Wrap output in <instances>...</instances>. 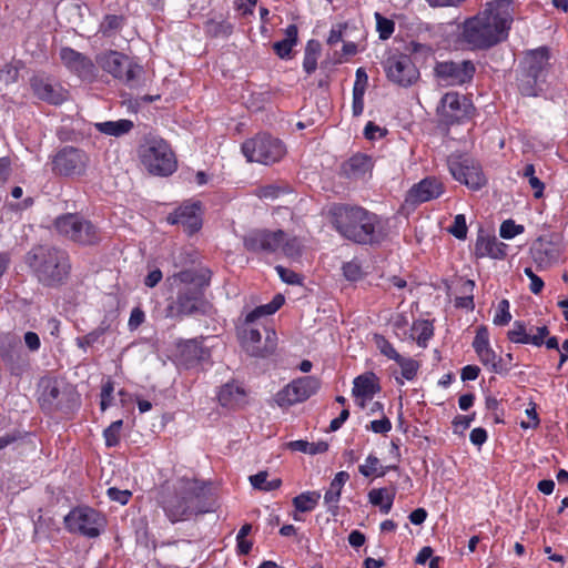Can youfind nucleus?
I'll return each mask as SVG.
<instances>
[{
    "mask_svg": "<svg viewBox=\"0 0 568 568\" xmlns=\"http://www.w3.org/2000/svg\"><path fill=\"white\" fill-rule=\"evenodd\" d=\"M54 227L60 235L81 245H93L101 239L98 229L77 214L69 213L57 217Z\"/></svg>",
    "mask_w": 568,
    "mask_h": 568,
    "instance_id": "nucleus-8",
    "label": "nucleus"
},
{
    "mask_svg": "<svg viewBox=\"0 0 568 568\" xmlns=\"http://www.w3.org/2000/svg\"><path fill=\"white\" fill-rule=\"evenodd\" d=\"M506 251L507 245L495 236H479L475 245L477 257L504 258Z\"/></svg>",
    "mask_w": 568,
    "mask_h": 568,
    "instance_id": "nucleus-28",
    "label": "nucleus"
},
{
    "mask_svg": "<svg viewBox=\"0 0 568 568\" xmlns=\"http://www.w3.org/2000/svg\"><path fill=\"white\" fill-rule=\"evenodd\" d=\"M448 166L455 180L474 191L481 189L487 182L481 168L473 159L452 155L448 159Z\"/></svg>",
    "mask_w": 568,
    "mask_h": 568,
    "instance_id": "nucleus-12",
    "label": "nucleus"
},
{
    "mask_svg": "<svg viewBox=\"0 0 568 568\" xmlns=\"http://www.w3.org/2000/svg\"><path fill=\"white\" fill-rule=\"evenodd\" d=\"M523 73L518 88L521 94L535 97L538 94V85L545 80L549 65V53L546 48H539L528 52L523 62Z\"/></svg>",
    "mask_w": 568,
    "mask_h": 568,
    "instance_id": "nucleus-6",
    "label": "nucleus"
},
{
    "mask_svg": "<svg viewBox=\"0 0 568 568\" xmlns=\"http://www.w3.org/2000/svg\"><path fill=\"white\" fill-rule=\"evenodd\" d=\"M200 202L184 203L171 213L166 220L170 224H180L189 234L197 232L202 226Z\"/></svg>",
    "mask_w": 568,
    "mask_h": 568,
    "instance_id": "nucleus-22",
    "label": "nucleus"
},
{
    "mask_svg": "<svg viewBox=\"0 0 568 568\" xmlns=\"http://www.w3.org/2000/svg\"><path fill=\"white\" fill-rule=\"evenodd\" d=\"M64 523L69 531L90 538L98 537L104 526L103 517L89 507L74 508L64 517Z\"/></svg>",
    "mask_w": 568,
    "mask_h": 568,
    "instance_id": "nucleus-11",
    "label": "nucleus"
},
{
    "mask_svg": "<svg viewBox=\"0 0 568 568\" xmlns=\"http://www.w3.org/2000/svg\"><path fill=\"white\" fill-rule=\"evenodd\" d=\"M285 240V233L281 230H254L244 237V246L251 252L274 253L280 250Z\"/></svg>",
    "mask_w": 568,
    "mask_h": 568,
    "instance_id": "nucleus-19",
    "label": "nucleus"
},
{
    "mask_svg": "<svg viewBox=\"0 0 568 568\" xmlns=\"http://www.w3.org/2000/svg\"><path fill=\"white\" fill-rule=\"evenodd\" d=\"M293 450L302 452L310 455L323 454L328 449L326 442L310 443L306 440H294L288 444Z\"/></svg>",
    "mask_w": 568,
    "mask_h": 568,
    "instance_id": "nucleus-38",
    "label": "nucleus"
},
{
    "mask_svg": "<svg viewBox=\"0 0 568 568\" xmlns=\"http://www.w3.org/2000/svg\"><path fill=\"white\" fill-rule=\"evenodd\" d=\"M387 468H383L379 464V459L376 456L369 455L365 464L361 465L358 470L365 477L377 476L382 477L386 474Z\"/></svg>",
    "mask_w": 568,
    "mask_h": 568,
    "instance_id": "nucleus-40",
    "label": "nucleus"
},
{
    "mask_svg": "<svg viewBox=\"0 0 568 568\" xmlns=\"http://www.w3.org/2000/svg\"><path fill=\"white\" fill-rule=\"evenodd\" d=\"M385 71L388 80L400 87L413 84L419 75L412 59L405 54L388 58Z\"/></svg>",
    "mask_w": 568,
    "mask_h": 568,
    "instance_id": "nucleus-17",
    "label": "nucleus"
},
{
    "mask_svg": "<svg viewBox=\"0 0 568 568\" xmlns=\"http://www.w3.org/2000/svg\"><path fill=\"white\" fill-rule=\"evenodd\" d=\"M60 58L62 63L80 78L93 75L94 65L92 61L82 53L65 47L60 50Z\"/></svg>",
    "mask_w": 568,
    "mask_h": 568,
    "instance_id": "nucleus-25",
    "label": "nucleus"
},
{
    "mask_svg": "<svg viewBox=\"0 0 568 568\" xmlns=\"http://www.w3.org/2000/svg\"><path fill=\"white\" fill-rule=\"evenodd\" d=\"M242 152L248 162L272 164L286 153L284 144L268 134H257L242 144Z\"/></svg>",
    "mask_w": 568,
    "mask_h": 568,
    "instance_id": "nucleus-7",
    "label": "nucleus"
},
{
    "mask_svg": "<svg viewBox=\"0 0 568 568\" xmlns=\"http://www.w3.org/2000/svg\"><path fill=\"white\" fill-rule=\"evenodd\" d=\"M219 402L224 407H241L246 403V393L241 386L227 383L219 392Z\"/></svg>",
    "mask_w": 568,
    "mask_h": 568,
    "instance_id": "nucleus-29",
    "label": "nucleus"
},
{
    "mask_svg": "<svg viewBox=\"0 0 568 568\" xmlns=\"http://www.w3.org/2000/svg\"><path fill=\"white\" fill-rule=\"evenodd\" d=\"M297 41V28L294 24H290L285 29V39L277 41L273 44V49L276 54L284 59L287 58L292 51V48Z\"/></svg>",
    "mask_w": 568,
    "mask_h": 568,
    "instance_id": "nucleus-35",
    "label": "nucleus"
},
{
    "mask_svg": "<svg viewBox=\"0 0 568 568\" xmlns=\"http://www.w3.org/2000/svg\"><path fill=\"white\" fill-rule=\"evenodd\" d=\"M284 296L282 294H276L273 300L264 305L257 306L252 312L246 315V323H253L255 320L274 314L281 306L284 304Z\"/></svg>",
    "mask_w": 568,
    "mask_h": 568,
    "instance_id": "nucleus-34",
    "label": "nucleus"
},
{
    "mask_svg": "<svg viewBox=\"0 0 568 568\" xmlns=\"http://www.w3.org/2000/svg\"><path fill=\"white\" fill-rule=\"evenodd\" d=\"M331 216L334 227L345 239L361 244L373 241L378 223L375 214L359 206L335 205Z\"/></svg>",
    "mask_w": 568,
    "mask_h": 568,
    "instance_id": "nucleus-3",
    "label": "nucleus"
},
{
    "mask_svg": "<svg viewBox=\"0 0 568 568\" xmlns=\"http://www.w3.org/2000/svg\"><path fill=\"white\" fill-rule=\"evenodd\" d=\"M145 169L155 175H169L176 169V160L169 144L158 138L148 139L139 150Z\"/></svg>",
    "mask_w": 568,
    "mask_h": 568,
    "instance_id": "nucleus-5",
    "label": "nucleus"
},
{
    "mask_svg": "<svg viewBox=\"0 0 568 568\" xmlns=\"http://www.w3.org/2000/svg\"><path fill=\"white\" fill-rule=\"evenodd\" d=\"M443 192V183L434 176H428L410 187L406 201L414 204L424 203L437 199Z\"/></svg>",
    "mask_w": 568,
    "mask_h": 568,
    "instance_id": "nucleus-24",
    "label": "nucleus"
},
{
    "mask_svg": "<svg viewBox=\"0 0 568 568\" xmlns=\"http://www.w3.org/2000/svg\"><path fill=\"white\" fill-rule=\"evenodd\" d=\"M320 499V491H305L293 498V505L296 510L301 513H307L312 511L317 506Z\"/></svg>",
    "mask_w": 568,
    "mask_h": 568,
    "instance_id": "nucleus-36",
    "label": "nucleus"
},
{
    "mask_svg": "<svg viewBox=\"0 0 568 568\" xmlns=\"http://www.w3.org/2000/svg\"><path fill=\"white\" fill-rule=\"evenodd\" d=\"M284 296L282 294H276L273 300L264 305L257 306L252 312L246 315V323H253L255 320L274 314L281 306L284 304Z\"/></svg>",
    "mask_w": 568,
    "mask_h": 568,
    "instance_id": "nucleus-33",
    "label": "nucleus"
},
{
    "mask_svg": "<svg viewBox=\"0 0 568 568\" xmlns=\"http://www.w3.org/2000/svg\"><path fill=\"white\" fill-rule=\"evenodd\" d=\"M392 428L390 420L383 416L381 419L371 422L369 426H367V429H371L372 432L376 434H385L388 433Z\"/></svg>",
    "mask_w": 568,
    "mask_h": 568,
    "instance_id": "nucleus-61",
    "label": "nucleus"
},
{
    "mask_svg": "<svg viewBox=\"0 0 568 568\" xmlns=\"http://www.w3.org/2000/svg\"><path fill=\"white\" fill-rule=\"evenodd\" d=\"M395 498V490L387 488L372 489L368 493V500L372 505L379 507L383 514H388Z\"/></svg>",
    "mask_w": 568,
    "mask_h": 568,
    "instance_id": "nucleus-32",
    "label": "nucleus"
},
{
    "mask_svg": "<svg viewBox=\"0 0 568 568\" xmlns=\"http://www.w3.org/2000/svg\"><path fill=\"white\" fill-rule=\"evenodd\" d=\"M242 344L245 351L256 357H264L272 354L276 347L275 332L266 329L265 341L256 328H246L242 334Z\"/></svg>",
    "mask_w": 568,
    "mask_h": 568,
    "instance_id": "nucleus-20",
    "label": "nucleus"
},
{
    "mask_svg": "<svg viewBox=\"0 0 568 568\" xmlns=\"http://www.w3.org/2000/svg\"><path fill=\"white\" fill-rule=\"evenodd\" d=\"M145 321V313L140 307L131 311L128 326L130 331H135Z\"/></svg>",
    "mask_w": 568,
    "mask_h": 568,
    "instance_id": "nucleus-60",
    "label": "nucleus"
},
{
    "mask_svg": "<svg viewBox=\"0 0 568 568\" xmlns=\"http://www.w3.org/2000/svg\"><path fill=\"white\" fill-rule=\"evenodd\" d=\"M28 264L38 280L48 286L61 283L70 272L68 254L57 247L38 246L28 254Z\"/></svg>",
    "mask_w": 568,
    "mask_h": 568,
    "instance_id": "nucleus-4",
    "label": "nucleus"
},
{
    "mask_svg": "<svg viewBox=\"0 0 568 568\" xmlns=\"http://www.w3.org/2000/svg\"><path fill=\"white\" fill-rule=\"evenodd\" d=\"M347 30H348L347 23H339V24L333 27L329 31V36L327 39L328 44L335 45L339 41H345V39L348 38Z\"/></svg>",
    "mask_w": 568,
    "mask_h": 568,
    "instance_id": "nucleus-52",
    "label": "nucleus"
},
{
    "mask_svg": "<svg viewBox=\"0 0 568 568\" xmlns=\"http://www.w3.org/2000/svg\"><path fill=\"white\" fill-rule=\"evenodd\" d=\"M511 321V314L509 312V302L501 300L498 303L496 314L494 315L493 323L498 326L507 325Z\"/></svg>",
    "mask_w": 568,
    "mask_h": 568,
    "instance_id": "nucleus-47",
    "label": "nucleus"
},
{
    "mask_svg": "<svg viewBox=\"0 0 568 568\" xmlns=\"http://www.w3.org/2000/svg\"><path fill=\"white\" fill-rule=\"evenodd\" d=\"M169 281L171 282L172 285L175 284L176 282H180L181 284H184L185 287H206L209 285L210 276L209 272L199 273L195 271L186 270L169 277Z\"/></svg>",
    "mask_w": 568,
    "mask_h": 568,
    "instance_id": "nucleus-30",
    "label": "nucleus"
},
{
    "mask_svg": "<svg viewBox=\"0 0 568 568\" xmlns=\"http://www.w3.org/2000/svg\"><path fill=\"white\" fill-rule=\"evenodd\" d=\"M342 489L335 487L329 484V488L326 490L324 495V504L327 508V511L333 516H336L338 513V503L341 499Z\"/></svg>",
    "mask_w": 568,
    "mask_h": 568,
    "instance_id": "nucleus-43",
    "label": "nucleus"
},
{
    "mask_svg": "<svg viewBox=\"0 0 568 568\" xmlns=\"http://www.w3.org/2000/svg\"><path fill=\"white\" fill-rule=\"evenodd\" d=\"M122 23H123L122 17L115 16V14H109L102 21L101 30L103 33H109L111 31L120 29Z\"/></svg>",
    "mask_w": 568,
    "mask_h": 568,
    "instance_id": "nucleus-54",
    "label": "nucleus"
},
{
    "mask_svg": "<svg viewBox=\"0 0 568 568\" xmlns=\"http://www.w3.org/2000/svg\"><path fill=\"white\" fill-rule=\"evenodd\" d=\"M379 392L377 377L374 373H366L354 379L353 396L362 408L365 407L367 400H372L373 396Z\"/></svg>",
    "mask_w": 568,
    "mask_h": 568,
    "instance_id": "nucleus-26",
    "label": "nucleus"
},
{
    "mask_svg": "<svg viewBox=\"0 0 568 568\" xmlns=\"http://www.w3.org/2000/svg\"><path fill=\"white\" fill-rule=\"evenodd\" d=\"M320 52L321 45L317 41L311 40L307 42L303 60V68L308 74L316 70Z\"/></svg>",
    "mask_w": 568,
    "mask_h": 568,
    "instance_id": "nucleus-37",
    "label": "nucleus"
},
{
    "mask_svg": "<svg viewBox=\"0 0 568 568\" xmlns=\"http://www.w3.org/2000/svg\"><path fill=\"white\" fill-rule=\"evenodd\" d=\"M59 395H60L59 387L57 386L55 383H52V382H49L44 386L43 392H42L43 400H45L50 404L53 403L54 400H57Z\"/></svg>",
    "mask_w": 568,
    "mask_h": 568,
    "instance_id": "nucleus-64",
    "label": "nucleus"
},
{
    "mask_svg": "<svg viewBox=\"0 0 568 568\" xmlns=\"http://www.w3.org/2000/svg\"><path fill=\"white\" fill-rule=\"evenodd\" d=\"M469 110L470 104L464 95L448 92L442 98L436 112L442 123L450 125L466 119Z\"/></svg>",
    "mask_w": 568,
    "mask_h": 568,
    "instance_id": "nucleus-15",
    "label": "nucleus"
},
{
    "mask_svg": "<svg viewBox=\"0 0 568 568\" xmlns=\"http://www.w3.org/2000/svg\"><path fill=\"white\" fill-rule=\"evenodd\" d=\"M508 338L513 343L529 344L530 334L526 332V326L523 322L516 321L513 328L508 332Z\"/></svg>",
    "mask_w": 568,
    "mask_h": 568,
    "instance_id": "nucleus-44",
    "label": "nucleus"
},
{
    "mask_svg": "<svg viewBox=\"0 0 568 568\" xmlns=\"http://www.w3.org/2000/svg\"><path fill=\"white\" fill-rule=\"evenodd\" d=\"M267 471H260L255 475L250 476V483L254 488L264 491H272L280 488L282 480L280 478L267 480Z\"/></svg>",
    "mask_w": 568,
    "mask_h": 568,
    "instance_id": "nucleus-39",
    "label": "nucleus"
},
{
    "mask_svg": "<svg viewBox=\"0 0 568 568\" xmlns=\"http://www.w3.org/2000/svg\"><path fill=\"white\" fill-rule=\"evenodd\" d=\"M523 232L524 226L516 224L513 220L504 221L499 230V234L503 239H513Z\"/></svg>",
    "mask_w": 568,
    "mask_h": 568,
    "instance_id": "nucleus-49",
    "label": "nucleus"
},
{
    "mask_svg": "<svg viewBox=\"0 0 568 568\" xmlns=\"http://www.w3.org/2000/svg\"><path fill=\"white\" fill-rule=\"evenodd\" d=\"M106 494L111 500L118 501L121 505H125L132 495L130 490H120L114 487L109 488Z\"/></svg>",
    "mask_w": 568,
    "mask_h": 568,
    "instance_id": "nucleus-63",
    "label": "nucleus"
},
{
    "mask_svg": "<svg viewBox=\"0 0 568 568\" xmlns=\"http://www.w3.org/2000/svg\"><path fill=\"white\" fill-rule=\"evenodd\" d=\"M373 169L372 158L357 153L351 156L346 162L342 165V172L345 176L349 179H359L369 173Z\"/></svg>",
    "mask_w": 568,
    "mask_h": 568,
    "instance_id": "nucleus-27",
    "label": "nucleus"
},
{
    "mask_svg": "<svg viewBox=\"0 0 568 568\" xmlns=\"http://www.w3.org/2000/svg\"><path fill=\"white\" fill-rule=\"evenodd\" d=\"M377 31L379 38L383 40L388 39L394 32V22L389 19L384 18L382 14L376 13Z\"/></svg>",
    "mask_w": 568,
    "mask_h": 568,
    "instance_id": "nucleus-51",
    "label": "nucleus"
},
{
    "mask_svg": "<svg viewBox=\"0 0 568 568\" xmlns=\"http://www.w3.org/2000/svg\"><path fill=\"white\" fill-rule=\"evenodd\" d=\"M321 383L314 376H305L293 379L275 394L274 400L280 407H290L307 400L317 393Z\"/></svg>",
    "mask_w": 568,
    "mask_h": 568,
    "instance_id": "nucleus-9",
    "label": "nucleus"
},
{
    "mask_svg": "<svg viewBox=\"0 0 568 568\" xmlns=\"http://www.w3.org/2000/svg\"><path fill=\"white\" fill-rule=\"evenodd\" d=\"M207 487L195 478H179L171 487L163 488L159 503L171 523L189 520L191 517L205 514Z\"/></svg>",
    "mask_w": 568,
    "mask_h": 568,
    "instance_id": "nucleus-2",
    "label": "nucleus"
},
{
    "mask_svg": "<svg viewBox=\"0 0 568 568\" xmlns=\"http://www.w3.org/2000/svg\"><path fill=\"white\" fill-rule=\"evenodd\" d=\"M513 22L509 0H495L464 23L463 40L473 49H486L508 36Z\"/></svg>",
    "mask_w": 568,
    "mask_h": 568,
    "instance_id": "nucleus-1",
    "label": "nucleus"
},
{
    "mask_svg": "<svg viewBox=\"0 0 568 568\" xmlns=\"http://www.w3.org/2000/svg\"><path fill=\"white\" fill-rule=\"evenodd\" d=\"M525 414L527 416V420H521L520 422V427L524 428V429L538 427L539 418H538V414L536 412V405L535 404H530V407H528L525 410Z\"/></svg>",
    "mask_w": 568,
    "mask_h": 568,
    "instance_id": "nucleus-55",
    "label": "nucleus"
},
{
    "mask_svg": "<svg viewBox=\"0 0 568 568\" xmlns=\"http://www.w3.org/2000/svg\"><path fill=\"white\" fill-rule=\"evenodd\" d=\"M344 276L349 281H357L362 276L361 266L356 262H348L343 265Z\"/></svg>",
    "mask_w": 568,
    "mask_h": 568,
    "instance_id": "nucleus-62",
    "label": "nucleus"
},
{
    "mask_svg": "<svg viewBox=\"0 0 568 568\" xmlns=\"http://www.w3.org/2000/svg\"><path fill=\"white\" fill-rule=\"evenodd\" d=\"M284 255L295 257L301 254L302 243L297 237H288L285 234V240L280 247Z\"/></svg>",
    "mask_w": 568,
    "mask_h": 568,
    "instance_id": "nucleus-48",
    "label": "nucleus"
},
{
    "mask_svg": "<svg viewBox=\"0 0 568 568\" xmlns=\"http://www.w3.org/2000/svg\"><path fill=\"white\" fill-rule=\"evenodd\" d=\"M209 356V351L196 339L180 342L176 345V362L185 368L196 366L201 362L207 359Z\"/></svg>",
    "mask_w": 568,
    "mask_h": 568,
    "instance_id": "nucleus-23",
    "label": "nucleus"
},
{
    "mask_svg": "<svg viewBox=\"0 0 568 568\" xmlns=\"http://www.w3.org/2000/svg\"><path fill=\"white\" fill-rule=\"evenodd\" d=\"M475 65L468 60L439 62L435 67V75L443 85H460L470 81Z\"/></svg>",
    "mask_w": 568,
    "mask_h": 568,
    "instance_id": "nucleus-16",
    "label": "nucleus"
},
{
    "mask_svg": "<svg viewBox=\"0 0 568 568\" xmlns=\"http://www.w3.org/2000/svg\"><path fill=\"white\" fill-rule=\"evenodd\" d=\"M449 233L456 239L464 240L467 235V225L465 215L458 214L454 219L453 225L448 229Z\"/></svg>",
    "mask_w": 568,
    "mask_h": 568,
    "instance_id": "nucleus-50",
    "label": "nucleus"
},
{
    "mask_svg": "<svg viewBox=\"0 0 568 568\" xmlns=\"http://www.w3.org/2000/svg\"><path fill=\"white\" fill-rule=\"evenodd\" d=\"M531 255L534 261L537 263L539 267H546L550 263L548 250L542 247V244L538 246H534L531 248Z\"/></svg>",
    "mask_w": 568,
    "mask_h": 568,
    "instance_id": "nucleus-53",
    "label": "nucleus"
},
{
    "mask_svg": "<svg viewBox=\"0 0 568 568\" xmlns=\"http://www.w3.org/2000/svg\"><path fill=\"white\" fill-rule=\"evenodd\" d=\"M471 345L480 363L490 372L500 374L505 371L501 357L490 346L489 333L486 326L477 327Z\"/></svg>",
    "mask_w": 568,
    "mask_h": 568,
    "instance_id": "nucleus-18",
    "label": "nucleus"
},
{
    "mask_svg": "<svg viewBox=\"0 0 568 568\" xmlns=\"http://www.w3.org/2000/svg\"><path fill=\"white\" fill-rule=\"evenodd\" d=\"M209 32L212 36H229L232 32V26L226 22H209L207 24Z\"/></svg>",
    "mask_w": 568,
    "mask_h": 568,
    "instance_id": "nucleus-58",
    "label": "nucleus"
},
{
    "mask_svg": "<svg viewBox=\"0 0 568 568\" xmlns=\"http://www.w3.org/2000/svg\"><path fill=\"white\" fill-rule=\"evenodd\" d=\"M524 273L530 280L529 290L534 294H539L544 288V281L537 276L530 267H526Z\"/></svg>",
    "mask_w": 568,
    "mask_h": 568,
    "instance_id": "nucleus-59",
    "label": "nucleus"
},
{
    "mask_svg": "<svg viewBox=\"0 0 568 568\" xmlns=\"http://www.w3.org/2000/svg\"><path fill=\"white\" fill-rule=\"evenodd\" d=\"M94 126L102 134L119 138L128 134L134 124L131 120L120 119L116 121L98 122Z\"/></svg>",
    "mask_w": 568,
    "mask_h": 568,
    "instance_id": "nucleus-31",
    "label": "nucleus"
},
{
    "mask_svg": "<svg viewBox=\"0 0 568 568\" xmlns=\"http://www.w3.org/2000/svg\"><path fill=\"white\" fill-rule=\"evenodd\" d=\"M397 364L400 366L402 376L405 379L412 381L416 377L417 372L419 369V364L417 361L400 356V358L397 359Z\"/></svg>",
    "mask_w": 568,
    "mask_h": 568,
    "instance_id": "nucleus-45",
    "label": "nucleus"
},
{
    "mask_svg": "<svg viewBox=\"0 0 568 568\" xmlns=\"http://www.w3.org/2000/svg\"><path fill=\"white\" fill-rule=\"evenodd\" d=\"M106 327L99 326L95 329L91 331L84 336H80L75 338V344L79 348H81L83 352H87V349L91 346H93L95 343L100 342L101 337L105 334Z\"/></svg>",
    "mask_w": 568,
    "mask_h": 568,
    "instance_id": "nucleus-41",
    "label": "nucleus"
},
{
    "mask_svg": "<svg viewBox=\"0 0 568 568\" xmlns=\"http://www.w3.org/2000/svg\"><path fill=\"white\" fill-rule=\"evenodd\" d=\"M275 270L283 282H285L287 284H300L301 283L300 275L297 273H295L294 271L283 267L281 265H277L275 267Z\"/></svg>",
    "mask_w": 568,
    "mask_h": 568,
    "instance_id": "nucleus-56",
    "label": "nucleus"
},
{
    "mask_svg": "<svg viewBox=\"0 0 568 568\" xmlns=\"http://www.w3.org/2000/svg\"><path fill=\"white\" fill-rule=\"evenodd\" d=\"M413 331L417 333V343L419 346L425 347L427 342L434 334V328L428 321H417L413 325Z\"/></svg>",
    "mask_w": 568,
    "mask_h": 568,
    "instance_id": "nucleus-42",
    "label": "nucleus"
},
{
    "mask_svg": "<svg viewBox=\"0 0 568 568\" xmlns=\"http://www.w3.org/2000/svg\"><path fill=\"white\" fill-rule=\"evenodd\" d=\"M282 192H283V190L280 186L270 184V185H264V186L258 187L256 191V195L260 199L273 200V199H276L280 195V193H282Z\"/></svg>",
    "mask_w": 568,
    "mask_h": 568,
    "instance_id": "nucleus-57",
    "label": "nucleus"
},
{
    "mask_svg": "<svg viewBox=\"0 0 568 568\" xmlns=\"http://www.w3.org/2000/svg\"><path fill=\"white\" fill-rule=\"evenodd\" d=\"M30 85L33 94L42 101L50 104H61L68 99V91L59 83L51 81L43 75H33L30 79Z\"/></svg>",
    "mask_w": 568,
    "mask_h": 568,
    "instance_id": "nucleus-21",
    "label": "nucleus"
},
{
    "mask_svg": "<svg viewBox=\"0 0 568 568\" xmlns=\"http://www.w3.org/2000/svg\"><path fill=\"white\" fill-rule=\"evenodd\" d=\"M123 422L121 419L113 422L103 433L105 445L108 447H112L119 444L120 442V432L122 428Z\"/></svg>",
    "mask_w": 568,
    "mask_h": 568,
    "instance_id": "nucleus-46",
    "label": "nucleus"
},
{
    "mask_svg": "<svg viewBox=\"0 0 568 568\" xmlns=\"http://www.w3.org/2000/svg\"><path fill=\"white\" fill-rule=\"evenodd\" d=\"M52 170L64 176L82 175L89 164V156L82 150L67 146L53 158Z\"/></svg>",
    "mask_w": 568,
    "mask_h": 568,
    "instance_id": "nucleus-14",
    "label": "nucleus"
},
{
    "mask_svg": "<svg viewBox=\"0 0 568 568\" xmlns=\"http://www.w3.org/2000/svg\"><path fill=\"white\" fill-rule=\"evenodd\" d=\"M100 67L114 78L130 83L141 73L142 68L133 64L130 59L116 51H110L98 57Z\"/></svg>",
    "mask_w": 568,
    "mask_h": 568,
    "instance_id": "nucleus-13",
    "label": "nucleus"
},
{
    "mask_svg": "<svg viewBox=\"0 0 568 568\" xmlns=\"http://www.w3.org/2000/svg\"><path fill=\"white\" fill-rule=\"evenodd\" d=\"M204 288L187 286L179 291L176 301L166 308L168 316H184L206 313L210 304L204 297Z\"/></svg>",
    "mask_w": 568,
    "mask_h": 568,
    "instance_id": "nucleus-10",
    "label": "nucleus"
}]
</instances>
